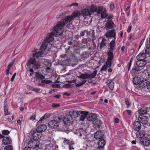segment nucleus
I'll return each instance as SVG.
<instances>
[{"label": "nucleus", "mask_w": 150, "mask_h": 150, "mask_svg": "<svg viewBox=\"0 0 150 150\" xmlns=\"http://www.w3.org/2000/svg\"><path fill=\"white\" fill-rule=\"evenodd\" d=\"M13 148L12 146L8 145L4 148V150H13Z\"/></svg>", "instance_id": "nucleus-51"}, {"label": "nucleus", "mask_w": 150, "mask_h": 150, "mask_svg": "<svg viewBox=\"0 0 150 150\" xmlns=\"http://www.w3.org/2000/svg\"><path fill=\"white\" fill-rule=\"evenodd\" d=\"M147 108L144 107L142 108L140 110H138L139 116L144 115H146L147 112Z\"/></svg>", "instance_id": "nucleus-22"}, {"label": "nucleus", "mask_w": 150, "mask_h": 150, "mask_svg": "<svg viewBox=\"0 0 150 150\" xmlns=\"http://www.w3.org/2000/svg\"><path fill=\"white\" fill-rule=\"evenodd\" d=\"M52 106L53 107L56 108L59 106V104L58 103L57 104L55 103H53L52 104Z\"/></svg>", "instance_id": "nucleus-60"}, {"label": "nucleus", "mask_w": 150, "mask_h": 150, "mask_svg": "<svg viewBox=\"0 0 150 150\" xmlns=\"http://www.w3.org/2000/svg\"><path fill=\"white\" fill-rule=\"evenodd\" d=\"M67 125L68 127L67 126L66 127H67V129H69V131H72L74 129V127L73 124H71Z\"/></svg>", "instance_id": "nucleus-50"}, {"label": "nucleus", "mask_w": 150, "mask_h": 150, "mask_svg": "<svg viewBox=\"0 0 150 150\" xmlns=\"http://www.w3.org/2000/svg\"><path fill=\"white\" fill-rule=\"evenodd\" d=\"M137 119H139V121L143 124H147L149 119L148 117L146 115L139 116Z\"/></svg>", "instance_id": "nucleus-15"}, {"label": "nucleus", "mask_w": 150, "mask_h": 150, "mask_svg": "<svg viewBox=\"0 0 150 150\" xmlns=\"http://www.w3.org/2000/svg\"><path fill=\"white\" fill-rule=\"evenodd\" d=\"M41 62L45 65V66H49L50 64L48 60L45 59H42Z\"/></svg>", "instance_id": "nucleus-43"}, {"label": "nucleus", "mask_w": 150, "mask_h": 150, "mask_svg": "<svg viewBox=\"0 0 150 150\" xmlns=\"http://www.w3.org/2000/svg\"><path fill=\"white\" fill-rule=\"evenodd\" d=\"M45 55L43 51H38V52L33 54V57L30 58L27 63L28 67L30 68L32 67L35 70L37 69L40 68V64L39 62H36L35 57L37 58L39 57H43Z\"/></svg>", "instance_id": "nucleus-2"}, {"label": "nucleus", "mask_w": 150, "mask_h": 150, "mask_svg": "<svg viewBox=\"0 0 150 150\" xmlns=\"http://www.w3.org/2000/svg\"><path fill=\"white\" fill-rule=\"evenodd\" d=\"M39 142L38 140H36L33 138L31 139L28 143V145L31 148L35 150H37V149L39 148Z\"/></svg>", "instance_id": "nucleus-5"}, {"label": "nucleus", "mask_w": 150, "mask_h": 150, "mask_svg": "<svg viewBox=\"0 0 150 150\" xmlns=\"http://www.w3.org/2000/svg\"><path fill=\"white\" fill-rule=\"evenodd\" d=\"M146 64V62L145 60H138L136 62V65L139 67H142L144 66Z\"/></svg>", "instance_id": "nucleus-25"}, {"label": "nucleus", "mask_w": 150, "mask_h": 150, "mask_svg": "<svg viewBox=\"0 0 150 150\" xmlns=\"http://www.w3.org/2000/svg\"><path fill=\"white\" fill-rule=\"evenodd\" d=\"M104 134L101 131H98L96 132L94 134V137L97 139H102Z\"/></svg>", "instance_id": "nucleus-20"}, {"label": "nucleus", "mask_w": 150, "mask_h": 150, "mask_svg": "<svg viewBox=\"0 0 150 150\" xmlns=\"http://www.w3.org/2000/svg\"><path fill=\"white\" fill-rule=\"evenodd\" d=\"M97 70H95L91 74H89L88 73L82 74L81 76H80V78L83 79H88L90 78V79L93 78H94L96 76L97 74Z\"/></svg>", "instance_id": "nucleus-7"}, {"label": "nucleus", "mask_w": 150, "mask_h": 150, "mask_svg": "<svg viewBox=\"0 0 150 150\" xmlns=\"http://www.w3.org/2000/svg\"><path fill=\"white\" fill-rule=\"evenodd\" d=\"M78 112H79V111H73L70 112L68 115L71 117L72 119H73V118H75L78 117Z\"/></svg>", "instance_id": "nucleus-23"}, {"label": "nucleus", "mask_w": 150, "mask_h": 150, "mask_svg": "<svg viewBox=\"0 0 150 150\" xmlns=\"http://www.w3.org/2000/svg\"><path fill=\"white\" fill-rule=\"evenodd\" d=\"M142 79L140 77H134L133 80V83L135 85L139 84Z\"/></svg>", "instance_id": "nucleus-36"}, {"label": "nucleus", "mask_w": 150, "mask_h": 150, "mask_svg": "<svg viewBox=\"0 0 150 150\" xmlns=\"http://www.w3.org/2000/svg\"><path fill=\"white\" fill-rule=\"evenodd\" d=\"M125 104L127 105V108H128L131 105V104L129 103V100L128 99L126 98L125 99Z\"/></svg>", "instance_id": "nucleus-56"}, {"label": "nucleus", "mask_w": 150, "mask_h": 150, "mask_svg": "<svg viewBox=\"0 0 150 150\" xmlns=\"http://www.w3.org/2000/svg\"><path fill=\"white\" fill-rule=\"evenodd\" d=\"M54 34L52 32H51V34L47 35L45 39L44 42L43 43L40 47V50L39 51H43V52H44L45 49L47 47V45H48V44H47L48 42H50L53 41L54 40V38L52 35Z\"/></svg>", "instance_id": "nucleus-3"}, {"label": "nucleus", "mask_w": 150, "mask_h": 150, "mask_svg": "<svg viewBox=\"0 0 150 150\" xmlns=\"http://www.w3.org/2000/svg\"><path fill=\"white\" fill-rule=\"evenodd\" d=\"M140 142L144 146H148L150 144V139L147 137H144L141 139Z\"/></svg>", "instance_id": "nucleus-13"}, {"label": "nucleus", "mask_w": 150, "mask_h": 150, "mask_svg": "<svg viewBox=\"0 0 150 150\" xmlns=\"http://www.w3.org/2000/svg\"><path fill=\"white\" fill-rule=\"evenodd\" d=\"M63 142L66 144L69 145V146L72 145L74 144V143L73 141L66 139L64 140Z\"/></svg>", "instance_id": "nucleus-41"}, {"label": "nucleus", "mask_w": 150, "mask_h": 150, "mask_svg": "<svg viewBox=\"0 0 150 150\" xmlns=\"http://www.w3.org/2000/svg\"><path fill=\"white\" fill-rule=\"evenodd\" d=\"M96 118V116L95 114L91 113L88 115L87 117V120L89 121H93Z\"/></svg>", "instance_id": "nucleus-24"}, {"label": "nucleus", "mask_w": 150, "mask_h": 150, "mask_svg": "<svg viewBox=\"0 0 150 150\" xmlns=\"http://www.w3.org/2000/svg\"><path fill=\"white\" fill-rule=\"evenodd\" d=\"M4 111L5 115H6L9 114L8 113V109L7 107V105H5L4 107Z\"/></svg>", "instance_id": "nucleus-54"}, {"label": "nucleus", "mask_w": 150, "mask_h": 150, "mask_svg": "<svg viewBox=\"0 0 150 150\" xmlns=\"http://www.w3.org/2000/svg\"><path fill=\"white\" fill-rule=\"evenodd\" d=\"M2 142L4 145L10 144L11 143V140L9 137H4Z\"/></svg>", "instance_id": "nucleus-26"}, {"label": "nucleus", "mask_w": 150, "mask_h": 150, "mask_svg": "<svg viewBox=\"0 0 150 150\" xmlns=\"http://www.w3.org/2000/svg\"><path fill=\"white\" fill-rule=\"evenodd\" d=\"M53 120L55 121L58 124L62 122V119L61 116H54L53 117Z\"/></svg>", "instance_id": "nucleus-33"}, {"label": "nucleus", "mask_w": 150, "mask_h": 150, "mask_svg": "<svg viewBox=\"0 0 150 150\" xmlns=\"http://www.w3.org/2000/svg\"><path fill=\"white\" fill-rule=\"evenodd\" d=\"M111 60L107 59V60L105 64L108 67H111Z\"/></svg>", "instance_id": "nucleus-47"}, {"label": "nucleus", "mask_w": 150, "mask_h": 150, "mask_svg": "<svg viewBox=\"0 0 150 150\" xmlns=\"http://www.w3.org/2000/svg\"><path fill=\"white\" fill-rule=\"evenodd\" d=\"M106 40L104 38H103L102 39V41L100 43V48L102 49L106 46Z\"/></svg>", "instance_id": "nucleus-37"}, {"label": "nucleus", "mask_w": 150, "mask_h": 150, "mask_svg": "<svg viewBox=\"0 0 150 150\" xmlns=\"http://www.w3.org/2000/svg\"><path fill=\"white\" fill-rule=\"evenodd\" d=\"M81 43L83 44H86L87 43V41L86 39L84 38L82 40Z\"/></svg>", "instance_id": "nucleus-62"}, {"label": "nucleus", "mask_w": 150, "mask_h": 150, "mask_svg": "<svg viewBox=\"0 0 150 150\" xmlns=\"http://www.w3.org/2000/svg\"><path fill=\"white\" fill-rule=\"evenodd\" d=\"M108 67H107L105 64L103 66L101 69H100V71L102 72L103 71H106L107 69V68Z\"/></svg>", "instance_id": "nucleus-52"}, {"label": "nucleus", "mask_w": 150, "mask_h": 150, "mask_svg": "<svg viewBox=\"0 0 150 150\" xmlns=\"http://www.w3.org/2000/svg\"><path fill=\"white\" fill-rule=\"evenodd\" d=\"M78 117H80V120L83 121L85 119L86 117L88 115V112L82 110H80L79 111V112H78Z\"/></svg>", "instance_id": "nucleus-10"}, {"label": "nucleus", "mask_w": 150, "mask_h": 150, "mask_svg": "<svg viewBox=\"0 0 150 150\" xmlns=\"http://www.w3.org/2000/svg\"><path fill=\"white\" fill-rule=\"evenodd\" d=\"M79 83H76L75 85L76 87H80L83 86V83H82L80 82H78Z\"/></svg>", "instance_id": "nucleus-58"}, {"label": "nucleus", "mask_w": 150, "mask_h": 150, "mask_svg": "<svg viewBox=\"0 0 150 150\" xmlns=\"http://www.w3.org/2000/svg\"><path fill=\"white\" fill-rule=\"evenodd\" d=\"M105 143V141L104 139H99L98 142V148L99 149H101V150H103Z\"/></svg>", "instance_id": "nucleus-16"}, {"label": "nucleus", "mask_w": 150, "mask_h": 150, "mask_svg": "<svg viewBox=\"0 0 150 150\" xmlns=\"http://www.w3.org/2000/svg\"><path fill=\"white\" fill-rule=\"evenodd\" d=\"M35 78L36 80L40 79L42 80L41 82L42 83L49 84L52 82V81L49 80H44L45 76L37 72L35 74Z\"/></svg>", "instance_id": "nucleus-4"}, {"label": "nucleus", "mask_w": 150, "mask_h": 150, "mask_svg": "<svg viewBox=\"0 0 150 150\" xmlns=\"http://www.w3.org/2000/svg\"><path fill=\"white\" fill-rule=\"evenodd\" d=\"M105 9H103L102 8H99L97 11V13L98 14H100L101 15L102 13V12H103V11H104Z\"/></svg>", "instance_id": "nucleus-48"}, {"label": "nucleus", "mask_w": 150, "mask_h": 150, "mask_svg": "<svg viewBox=\"0 0 150 150\" xmlns=\"http://www.w3.org/2000/svg\"><path fill=\"white\" fill-rule=\"evenodd\" d=\"M10 67H9V66H7V69H6V75H7V76H8L9 72V70H10Z\"/></svg>", "instance_id": "nucleus-63"}, {"label": "nucleus", "mask_w": 150, "mask_h": 150, "mask_svg": "<svg viewBox=\"0 0 150 150\" xmlns=\"http://www.w3.org/2000/svg\"><path fill=\"white\" fill-rule=\"evenodd\" d=\"M150 78V73L146 71H144L141 74V78L147 81Z\"/></svg>", "instance_id": "nucleus-14"}, {"label": "nucleus", "mask_w": 150, "mask_h": 150, "mask_svg": "<svg viewBox=\"0 0 150 150\" xmlns=\"http://www.w3.org/2000/svg\"><path fill=\"white\" fill-rule=\"evenodd\" d=\"M113 51L108 50L107 52V55L108 57L107 59L112 60L114 58V55L113 53Z\"/></svg>", "instance_id": "nucleus-34"}, {"label": "nucleus", "mask_w": 150, "mask_h": 150, "mask_svg": "<svg viewBox=\"0 0 150 150\" xmlns=\"http://www.w3.org/2000/svg\"><path fill=\"white\" fill-rule=\"evenodd\" d=\"M84 134H85V132L83 128H80L78 129L77 134L79 137H81V138L83 139H86L87 137Z\"/></svg>", "instance_id": "nucleus-17"}, {"label": "nucleus", "mask_w": 150, "mask_h": 150, "mask_svg": "<svg viewBox=\"0 0 150 150\" xmlns=\"http://www.w3.org/2000/svg\"><path fill=\"white\" fill-rule=\"evenodd\" d=\"M110 10L111 11H112L114 8V4L113 3H111L110 6Z\"/></svg>", "instance_id": "nucleus-59"}, {"label": "nucleus", "mask_w": 150, "mask_h": 150, "mask_svg": "<svg viewBox=\"0 0 150 150\" xmlns=\"http://www.w3.org/2000/svg\"><path fill=\"white\" fill-rule=\"evenodd\" d=\"M145 54H150V45L146 44L144 48Z\"/></svg>", "instance_id": "nucleus-39"}, {"label": "nucleus", "mask_w": 150, "mask_h": 150, "mask_svg": "<svg viewBox=\"0 0 150 150\" xmlns=\"http://www.w3.org/2000/svg\"><path fill=\"white\" fill-rule=\"evenodd\" d=\"M62 123L57 124L55 128L58 131H63L64 130V126H65V125L63 123V121Z\"/></svg>", "instance_id": "nucleus-28"}, {"label": "nucleus", "mask_w": 150, "mask_h": 150, "mask_svg": "<svg viewBox=\"0 0 150 150\" xmlns=\"http://www.w3.org/2000/svg\"><path fill=\"white\" fill-rule=\"evenodd\" d=\"M96 127L99 128L101 125V121L100 120L97 119L96 118L92 122Z\"/></svg>", "instance_id": "nucleus-32"}, {"label": "nucleus", "mask_w": 150, "mask_h": 150, "mask_svg": "<svg viewBox=\"0 0 150 150\" xmlns=\"http://www.w3.org/2000/svg\"><path fill=\"white\" fill-rule=\"evenodd\" d=\"M42 135V134L41 133L35 130V131L32 134V138L35 139L36 140H38L41 138Z\"/></svg>", "instance_id": "nucleus-19"}, {"label": "nucleus", "mask_w": 150, "mask_h": 150, "mask_svg": "<svg viewBox=\"0 0 150 150\" xmlns=\"http://www.w3.org/2000/svg\"><path fill=\"white\" fill-rule=\"evenodd\" d=\"M75 11L77 12L79 14H78V17L81 16H88L91 15V13L88 8L84 9L81 11Z\"/></svg>", "instance_id": "nucleus-9"}, {"label": "nucleus", "mask_w": 150, "mask_h": 150, "mask_svg": "<svg viewBox=\"0 0 150 150\" xmlns=\"http://www.w3.org/2000/svg\"><path fill=\"white\" fill-rule=\"evenodd\" d=\"M85 33H86V30H84L83 31H81L80 33V35L81 36H84Z\"/></svg>", "instance_id": "nucleus-57"}, {"label": "nucleus", "mask_w": 150, "mask_h": 150, "mask_svg": "<svg viewBox=\"0 0 150 150\" xmlns=\"http://www.w3.org/2000/svg\"><path fill=\"white\" fill-rule=\"evenodd\" d=\"M114 83L112 80H111L109 81V84L108 87L111 90H112L114 87Z\"/></svg>", "instance_id": "nucleus-44"}, {"label": "nucleus", "mask_w": 150, "mask_h": 150, "mask_svg": "<svg viewBox=\"0 0 150 150\" xmlns=\"http://www.w3.org/2000/svg\"><path fill=\"white\" fill-rule=\"evenodd\" d=\"M81 76V74L78 77V78L81 79L80 81L82 83H83V84H84L87 81L86 79H83L81 78H80V76Z\"/></svg>", "instance_id": "nucleus-55"}, {"label": "nucleus", "mask_w": 150, "mask_h": 150, "mask_svg": "<svg viewBox=\"0 0 150 150\" xmlns=\"http://www.w3.org/2000/svg\"><path fill=\"white\" fill-rule=\"evenodd\" d=\"M73 84H65L63 85V87L64 88H71L73 87Z\"/></svg>", "instance_id": "nucleus-49"}, {"label": "nucleus", "mask_w": 150, "mask_h": 150, "mask_svg": "<svg viewBox=\"0 0 150 150\" xmlns=\"http://www.w3.org/2000/svg\"><path fill=\"white\" fill-rule=\"evenodd\" d=\"M90 10L91 13H94L97 11V8L96 6L92 5L90 7Z\"/></svg>", "instance_id": "nucleus-45"}, {"label": "nucleus", "mask_w": 150, "mask_h": 150, "mask_svg": "<svg viewBox=\"0 0 150 150\" xmlns=\"http://www.w3.org/2000/svg\"><path fill=\"white\" fill-rule=\"evenodd\" d=\"M115 25L114 22L111 20H108L105 25L104 29L108 30L112 28Z\"/></svg>", "instance_id": "nucleus-11"}, {"label": "nucleus", "mask_w": 150, "mask_h": 150, "mask_svg": "<svg viewBox=\"0 0 150 150\" xmlns=\"http://www.w3.org/2000/svg\"><path fill=\"white\" fill-rule=\"evenodd\" d=\"M148 83V81L146 80H141L139 83V87L144 88L146 86H147V84Z\"/></svg>", "instance_id": "nucleus-27"}, {"label": "nucleus", "mask_w": 150, "mask_h": 150, "mask_svg": "<svg viewBox=\"0 0 150 150\" xmlns=\"http://www.w3.org/2000/svg\"><path fill=\"white\" fill-rule=\"evenodd\" d=\"M115 40H116L113 39L112 41L110 42L109 44V50L113 51L115 47Z\"/></svg>", "instance_id": "nucleus-30"}, {"label": "nucleus", "mask_w": 150, "mask_h": 150, "mask_svg": "<svg viewBox=\"0 0 150 150\" xmlns=\"http://www.w3.org/2000/svg\"><path fill=\"white\" fill-rule=\"evenodd\" d=\"M105 36L108 39L113 38L115 40L116 39V32L115 29L107 31Z\"/></svg>", "instance_id": "nucleus-6"}, {"label": "nucleus", "mask_w": 150, "mask_h": 150, "mask_svg": "<svg viewBox=\"0 0 150 150\" xmlns=\"http://www.w3.org/2000/svg\"><path fill=\"white\" fill-rule=\"evenodd\" d=\"M78 4L77 3H73L70 5L67 6V7H70L72 6H76V7H77L78 6Z\"/></svg>", "instance_id": "nucleus-61"}, {"label": "nucleus", "mask_w": 150, "mask_h": 150, "mask_svg": "<svg viewBox=\"0 0 150 150\" xmlns=\"http://www.w3.org/2000/svg\"><path fill=\"white\" fill-rule=\"evenodd\" d=\"M94 31L92 30H86L87 35H89L90 37H93L94 34Z\"/></svg>", "instance_id": "nucleus-40"}, {"label": "nucleus", "mask_w": 150, "mask_h": 150, "mask_svg": "<svg viewBox=\"0 0 150 150\" xmlns=\"http://www.w3.org/2000/svg\"><path fill=\"white\" fill-rule=\"evenodd\" d=\"M141 70V69H140L139 67L137 66V67H136L135 66H134L132 69V71L133 73L135 74L137 73V72L140 71Z\"/></svg>", "instance_id": "nucleus-42"}, {"label": "nucleus", "mask_w": 150, "mask_h": 150, "mask_svg": "<svg viewBox=\"0 0 150 150\" xmlns=\"http://www.w3.org/2000/svg\"><path fill=\"white\" fill-rule=\"evenodd\" d=\"M141 125L139 119H136L133 123V128L135 131H138L140 130Z\"/></svg>", "instance_id": "nucleus-8"}, {"label": "nucleus", "mask_w": 150, "mask_h": 150, "mask_svg": "<svg viewBox=\"0 0 150 150\" xmlns=\"http://www.w3.org/2000/svg\"><path fill=\"white\" fill-rule=\"evenodd\" d=\"M57 146L50 143L47 145L45 150H56L58 149Z\"/></svg>", "instance_id": "nucleus-21"}, {"label": "nucleus", "mask_w": 150, "mask_h": 150, "mask_svg": "<svg viewBox=\"0 0 150 150\" xmlns=\"http://www.w3.org/2000/svg\"><path fill=\"white\" fill-rule=\"evenodd\" d=\"M10 132V131L7 130H3L2 132V133L3 134L5 135H8Z\"/></svg>", "instance_id": "nucleus-53"}, {"label": "nucleus", "mask_w": 150, "mask_h": 150, "mask_svg": "<svg viewBox=\"0 0 150 150\" xmlns=\"http://www.w3.org/2000/svg\"><path fill=\"white\" fill-rule=\"evenodd\" d=\"M77 12L74 11L71 15L68 16L64 19L58 22L56 26L54 28V30L57 35L60 36L62 35L64 32L63 27L65 25V24L67 25L70 24L72 20L78 17V14H79Z\"/></svg>", "instance_id": "nucleus-1"}, {"label": "nucleus", "mask_w": 150, "mask_h": 150, "mask_svg": "<svg viewBox=\"0 0 150 150\" xmlns=\"http://www.w3.org/2000/svg\"><path fill=\"white\" fill-rule=\"evenodd\" d=\"M57 124H58L53 120L49 122L48 126L51 128H55Z\"/></svg>", "instance_id": "nucleus-29"}, {"label": "nucleus", "mask_w": 150, "mask_h": 150, "mask_svg": "<svg viewBox=\"0 0 150 150\" xmlns=\"http://www.w3.org/2000/svg\"><path fill=\"white\" fill-rule=\"evenodd\" d=\"M146 57V54L144 53H142L139 54L137 56V60H143Z\"/></svg>", "instance_id": "nucleus-31"}, {"label": "nucleus", "mask_w": 150, "mask_h": 150, "mask_svg": "<svg viewBox=\"0 0 150 150\" xmlns=\"http://www.w3.org/2000/svg\"><path fill=\"white\" fill-rule=\"evenodd\" d=\"M63 123L65 125H69L71 124H73V120L72 119V117L69 115L65 117L63 120Z\"/></svg>", "instance_id": "nucleus-12"}, {"label": "nucleus", "mask_w": 150, "mask_h": 150, "mask_svg": "<svg viewBox=\"0 0 150 150\" xmlns=\"http://www.w3.org/2000/svg\"><path fill=\"white\" fill-rule=\"evenodd\" d=\"M108 16V15L106 13V10L105 9L101 15V17L102 18H105Z\"/></svg>", "instance_id": "nucleus-46"}, {"label": "nucleus", "mask_w": 150, "mask_h": 150, "mask_svg": "<svg viewBox=\"0 0 150 150\" xmlns=\"http://www.w3.org/2000/svg\"><path fill=\"white\" fill-rule=\"evenodd\" d=\"M50 115H51L50 113L45 114L43 116L40 118V120L38 122L39 123H41L42 122V121L44 120L45 119L50 117Z\"/></svg>", "instance_id": "nucleus-38"}, {"label": "nucleus", "mask_w": 150, "mask_h": 150, "mask_svg": "<svg viewBox=\"0 0 150 150\" xmlns=\"http://www.w3.org/2000/svg\"><path fill=\"white\" fill-rule=\"evenodd\" d=\"M35 115H32L30 118V119L31 120H34L35 119Z\"/></svg>", "instance_id": "nucleus-64"}, {"label": "nucleus", "mask_w": 150, "mask_h": 150, "mask_svg": "<svg viewBox=\"0 0 150 150\" xmlns=\"http://www.w3.org/2000/svg\"><path fill=\"white\" fill-rule=\"evenodd\" d=\"M136 135L137 137H139L142 138V139L143 137H144L145 135V133L143 131H137L136 133Z\"/></svg>", "instance_id": "nucleus-35"}, {"label": "nucleus", "mask_w": 150, "mask_h": 150, "mask_svg": "<svg viewBox=\"0 0 150 150\" xmlns=\"http://www.w3.org/2000/svg\"><path fill=\"white\" fill-rule=\"evenodd\" d=\"M47 128V126L45 125H39L36 129V130L42 133L45 131Z\"/></svg>", "instance_id": "nucleus-18"}]
</instances>
